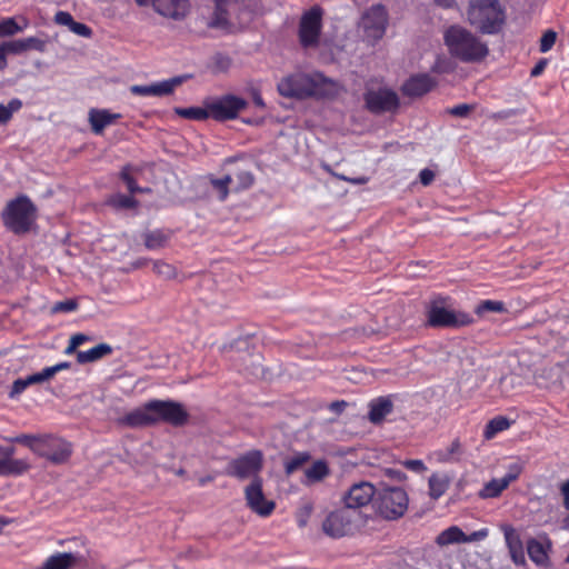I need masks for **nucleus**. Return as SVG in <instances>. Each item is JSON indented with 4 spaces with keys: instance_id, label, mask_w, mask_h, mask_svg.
Masks as SVG:
<instances>
[{
    "instance_id": "c03bdc74",
    "label": "nucleus",
    "mask_w": 569,
    "mask_h": 569,
    "mask_svg": "<svg viewBox=\"0 0 569 569\" xmlns=\"http://www.w3.org/2000/svg\"><path fill=\"white\" fill-rule=\"evenodd\" d=\"M556 40H557V33L552 30H547L540 39V47H539L540 52L546 53L549 50H551V48L556 43Z\"/></svg>"
},
{
    "instance_id": "e433bc0d",
    "label": "nucleus",
    "mask_w": 569,
    "mask_h": 569,
    "mask_svg": "<svg viewBox=\"0 0 569 569\" xmlns=\"http://www.w3.org/2000/svg\"><path fill=\"white\" fill-rule=\"evenodd\" d=\"M501 530L503 532L508 550L523 547L519 533L512 526L503 525L501 526Z\"/></svg>"
},
{
    "instance_id": "de8ad7c7",
    "label": "nucleus",
    "mask_w": 569,
    "mask_h": 569,
    "mask_svg": "<svg viewBox=\"0 0 569 569\" xmlns=\"http://www.w3.org/2000/svg\"><path fill=\"white\" fill-rule=\"evenodd\" d=\"M236 179L238 182L237 190L248 189L253 183V176L249 171H239Z\"/></svg>"
},
{
    "instance_id": "bb28decb",
    "label": "nucleus",
    "mask_w": 569,
    "mask_h": 569,
    "mask_svg": "<svg viewBox=\"0 0 569 569\" xmlns=\"http://www.w3.org/2000/svg\"><path fill=\"white\" fill-rule=\"evenodd\" d=\"M29 468L30 465L24 459H11V456L1 459V475L4 476H20Z\"/></svg>"
},
{
    "instance_id": "f8f14e48",
    "label": "nucleus",
    "mask_w": 569,
    "mask_h": 569,
    "mask_svg": "<svg viewBox=\"0 0 569 569\" xmlns=\"http://www.w3.org/2000/svg\"><path fill=\"white\" fill-rule=\"evenodd\" d=\"M247 106L244 99L227 94L208 104L210 118L218 121H224L237 118L239 112Z\"/></svg>"
},
{
    "instance_id": "79ce46f5",
    "label": "nucleus",
    "mask_w": 569,
    "mask_h": 569,
    "mask_svg": "<svg viewBox=\"0 0 569 569\" xmlns=\"http://www.w3.org/2000/svg\"><path fill=\"white\" fill-rule=\"evenodd\" d=\"M110 203L116 208L127 209L136 207L137 201L131 196L114 194L110 199Z\"/></svg>"
},
{
    "instance_id": "a211bd4d",
    "label": "nucleus",
    "mask_w": 569,
    "mask_h": 569,
    "mask_svg": "<svg viewBox=\"0 0 569 569\" xmlns=\"http://www.w3.org/2000/svg\"><path fill=\"white\" fill-rule=\"evenodd\" d=\"M552 549V542L548 537L541 539H530L527 542V552L530 560L538 567L547 568L550 566L549 552Z\"/></svg>"
},
{
    "instance_id": "39448f33",
    "label": "nucleus",
    "mask_w": 569,
    "mask_h": 569,
    "mask_svg": "<svg viewBox=\"0 0 569 569\" xmlns=\"http://www.w3.org/2000/svg\"><path fill=\"white\" fill-rule=\"evenodd\" d=\"M505 10L499 0H470L469 22L483 33H495L503 22Z\"/></svg>"
},
{
    "instance_id": "603ef678",
    "label": "nucleus",
    "mask_w": 569,
    "mask_h": 569,
    "mask_svg": "<svg viewBox=\"0 0 569 569\" xmlns=\"http://www.w3.org/2000/svg\"><path fill=\"white\" fill-rule=\"evenodd\" d=\"M70 31L83 38H90L92 34V30L87 24L77 21L72 22Z\"/></svg>"
},
{
    "instance_id": "58836bf2",
    "label": "nucleus",
    "mask_w": 569,
    "mask_h": 569,
    "mask_svg": "<svg viewBox=\"0 0 569 569\" xmlns=\"http://www.w3.org/2000/svg\"><path fill=\"white\" fill-rule=\"evenodd\" d=\"M232 182V177L227 174L220 179H211V186L217 191L219 200L223 201L229 194V184Z\"/></svg>"
},
{
    "instance_id": "cd10ccee",
    "label": "nucleus",
    "mask_w": 569,
    "mask_h": 569,
    "mask_svg": "<svg viewBox=\"0 0 569 569\" xmlns=\"http://www.w3.org/2000/svg\"><path fill=\"white\" fill-rule=\"evenodd\" d=\"M509 487V483L506 481V479L502 478H495L490 481L486 482L481 490L479 491V497L482 499H492L499 497L507 488Z\"/></svg>"
},
{
    "instance_id": "a878e982",
    "label": "nucleus",
    "mask_w": 569,
    "mask_h": 569,
    "mask_svg": "<svg viewBox=\"0 0 569 569\" xmlns=\"http://www.w3.org/2000/svg\"><path fill=\"white\" fill-rule=\"evenodd\" d=\"M112 352L111 346L107 343H99L94 346L93 348L86 350V351H79L77 353V361L79 363H88L93 362L102 357L110 355Z\"/></svg>"
},
{
    "instance_id": "680f3d73",
    "label": "nucleus",
    "mask_w": 569,
    "mask_h": 569,
    "mask_svg": "<svg viewBox=\"0 0 569 569\" xmlns=\"http://www.w3.org/2000/svg\"><path fill=\"white\" fill-rule=\"evenodd\" d=\"M510 557L516 565H523L526 562L523 547L509 550Z\"/></svg>"
},
{
    "instance_id": "2eb2a0df",
    "label": "nucleus",
    "mask_w": 569,
    "mask_h": 569,
    "mask_svg": "<svg viewBox=\"0 0 569 569\" xmlns=\"http://www.w3.org/2000/svg\"><path fill=\"white\" fill-rule=\"evenodd\" d=\"M365 101L367 108L375 113L393 111L399 106L397 93L387 88L367 91Z\"/></svg>"
},
{
    "instance_id": "7ed1b4c3",
    "label": "nucleus",
    "mask_w": 569,
    "mask_h": 569,
    "mask_svg": "<svg viewBox=\"0 0 569 569\" xmlns=\"http://www.w3.org/2000/svg\"><path fill=\"white\" fill-rule=\"evenodd\" d=\"M445 43L453 58L467 63L480 62L489 53L487 43L457 26L450 27L445 32Z\"/></svg>"
},
{
    "instance_id": "f03ea898",
    "label": "nucleus",
    "mask_w": 569,
    "mask_h": 569,
    "mask_svg": "<svg viewBox=\"0 0 569 569\" xmlns=\"http://www.w3.org/2000/svg\"><path fill=\"white\" fill-rule=\"evenodd\" d=\"M188 419L183 406L171 400H151L127 413L122 421L129 427H144L160 421L181 426Z\"/></svg>"
},
{
    "instance_id": "0e129e2a",
    "label": "nucleus",
    "mask_w": 569,
    "mask_h": 569,
    "mask_svg": "<svg viewBox=\"0 0 569 569\" xmlns=\"http://www.w3.org/2000/svg\"><path fill=\"white\" fill-rule=\"evenodd\" d=\"M419 179H420V182L423 184V186H428L430 184L433 179H435V172L430 169H422L419 173Z\"/></svg>"
},
{
    "instance_id": "4d7b16f0",
    "label": "nucleus",
    "mask_w": 569,
    "mask_h": 569,
    "mask_svg": "<svg viewBox=\"0 0 569 569\" xmlns=\"http://www.w3.org/2000/svg\"><path fill=\"white\" fill-rule=\"evenodd\" d=\"M26 50L36 49L38 51H42L44 48V42L36 37H29L26 39H22Z\"/></svg>"
},
{
    "instance_id": "7c9ffc66",
    "label": "nucleus",
    "mask_w": 569,
    "mask_h": 569,
    "mask_svg": "<svg viewBox=\"0 0 569 569\" xmlns=\"http://www.w3.org/2000/svg\"><path fill=\"white\" fill-rule=\"evenodd\" d=\"M511 426V422L508 418L503 416H497L492 418L487 425L483 430V437L487 440H490L495 438L499 432H502L507 429H509Z\"/></svg>"
},
{
    "instance_id": "72a5a7b5",
    "label": "nucleus",
    "mask_w": 569,
    "mask_h": 569,
    "mask_svg": "<svg viewBox=\"0 0 569 569\" xmlns=\"http://www.w3.org/2000/svg\"><path fill=\"white\" fill-rule=\"evenodd\" d=\"M42 435L21 433L10 438L11 442L20 443L28 447L33 453L39 451V443Z\"/></svg>"
},
{
    "instance_id": "ddd939ff",
    "label": "nucleus",
    "mask_w": 569,
    "mask_h": 569,
    "mask_svg": "<svg viewBox=\"0 0 569 569\" xmlns=\"http://www.w3.org/2000/svg\"><path fill=\"white\" fill-rule=\"evenodd\" d=\"M387 11L383 6L377 4L368 9L361 19L366 37L372 40L382 38L387 27Z\"/></svg>"
},
{
    "instance_id": "4be33fe9",
    "label": "nucleus",
    "mask_w": 569,
    "mask_h": 569,
    "mask_svg": "<svg viewBox=\"0 0 569 569\" xmlns=\"http://www.w3.org/2000/svg\"><path fill=\"white\" fill-rule=\"evenodd\" d=\"M393 403L388 397H379L370 401L368 418L372 423H380L391 413Z\"/></svg>"
},
{
    "instance_id": "4468645a",
    "label": "nucleus",
    "mask_w": 569,
    "mask_h": 569,
    "mask_svg": "<svg viewBox=\"0 0 569 569\" xmlns=\"http://www.w3.org/2000/svg\"><path fill=\"white\" fill-rule=\"evenodd\" d=\"M244 496L250 509L261 517H268L274 510V502L264 497L261 478L252 479L244 490Z\"/></svg>"
},
{
    "instance_id": "6ab92c4d",
    "label": "nucleus",
    "mask_w": 569,
    "mask_h": 569,
    "mask_svg": "<svg viewBox=\"0 0 569 569\" xmlns=\"http://www.w3.org/2000/svg\"><path fill=\"white\" fill-rule=\"evenodd\" d=\"M152 7L159 14L178 20L186 16L189 2L188 0H152Z\"/></svg>"
},
{
    "instance_id": "338daca9",
    "label": "nucleus",
    "mask_w": 569,
    "mask_h": 569,
    "mask_svg": "<svg viewBox=\"0 0 569 569\" xmlns=\"http://www.w3.org/2000/svg\"><path fill=\"white\" fill-rule=\"evenodd\" d=\"M560 492L563 498V505L569 510V480L565 481L560 487Z\"/></svg>"
},
{
    "instance_id": "e2e57ef3",
    "label": "nucleus",
    "mask_w": 569,
    "mask_h": 569,
    "mask_svg": "<svg viewBox=\"0 0 569 569\" xmlns=\"http://www.w3.org/2000/svg\"><path fill=\"white\" fill-rule=\"evenodd\" d=\"M471 110L469 104L462 103L455 106L449 110V113L456 117H466Z\"/></svg>"
},
{
    "instance_id": "20e7f679",
    "label": "nucleus",
    "mask_w": 569,
    "mask_h": 569,
    "mask_svg": "<svg viewBox=\"0 0 569 569\" xmlns=\"http://www.w3.org/2000/svg\"><path fill=\"white\" fill-rule=\"evenodd\" d=\"M427 321L431 327L459 328L473 323V317L465 311L456 310L451 300L436 297L427 307Z\"/></svg>"
},
{
    "instance_id": "473e14b6",
    "label": "nucleus",
    "mask_w": 569,
    "mask_h": 569,
    "mask_svg": "<svg viewBox=\"0 0 569 569\" xmlns=\"http://www.w3.org/2000/svg\"><path fill=\"white\" fill-rule=\"evenodd\" d=\"M310 460V455L306 451L296 452L284 460V471L287 475H292L299 470L305 463Z\"/></svg>"
},
{
    "instance_id": "5701e85b",
    "label": "nucleus",
    "mask_w": 569,
    "mask_h": 569,
    "mask_svg": "<svg viewBox=\"0 0 569 569\" xmlns=\"http://www.w3.org/2000/svg\"><path fill=\"white\" fill-rule=\"evenodd\" d=\"M451 478L446 472H433L428 480L429 497L438 500L448 490Z\"/></svg>"
},
{
    "instance_id": "3c124183",
    "label": "nucleus",
    "mask_w": 569,
    "mask_h": 569,
    "mask_svg": "<svg viewBox=\"0 0 569 569\" xmlns=\"http://www.w3.org/2000/svg\"><path fill=\"white\" fill-rule=\"evenodd\" d=\"M51 378L52 377L50 375V371H49L48 367L43 368L39 372H36L33 375L28 376V380H29L30 386L38 385V383H43V382L50 380Z\"/></svg>"
},
{
    "instance_id": "c9c22d12",
    "label": "nucleus",
    "mask_w": 569,
    "mask_h": 569,
    "mask_svg": "<svg viewBox=\"0 0 569 569\" xmlns=\"http://www.w3.org/2000/svg\"><path fill=\"white\" fill-rule=\"evenodd\" d=\"M27 26V22L23 26H19L14 18H6L0 21V38L14 36L23 31Z\"/></svg>"
},
{
    "instance_id": "2f4dec72",
    "label": "nucleus",
    "mask_w": 569,
    "mask_h": 569,
    "mask_svg": "<svg viewBox=\"0 0 569 569\" xmlns=\"http://www.w3.org/2000/svg\"><path fill=\"white\" fill-rule=\"evenodd\" d=\"M174 112L186 119L191 120H206L210 118L209 107L201 108V107H189V108H176Z\"/></svg>"
},
{
    "instance_id": "6e6d98bb",
    "label": "nucleus",
    "mask_w": 569,
    "mask_h": 569,
    "mask_svg": "<svg viewBox=\"0 0 569 569\" xmlns=\"http://www.w3.org/2000/svg\"><path fill=\"white\" fill-rule=\"evenodd\" d=\"M76 309H77V302L73 300H66V301L57 302L52 308V310L54 312H71V311H74Z\"/></svg>"
},
{
    "instance_id": "a19ab883",
    "label": "nucleus",
    "mask_w": 569,
    "mask_h": 569,
    "mask_svg": "<svg viewBox=\"0 0 569 569\" xmlns=\"http://www.w3.org/2000/svg\"><path fill=\"white\" fill-rule=\"evenodd\" d=\"M214 1H216L214 18L212 19L210 26L224 27L228 22L227 11L224 8L227 0H214Z\"/></svg>"
},
{
    "instance_id": "412c9836",
    "label": "nucleus",
    "mask_w": 569,
    "mask_h": 569,
    "mask_svg": "<svg viewBox=\"0 0 569 569\" xmlns=\"http://www.w3.org/2000/svg\"><path fill=\"white\" fill-rule=\"evenodd\" d=\"M119 118H121L120 113H113L107 109H91L89 111V123L96 134L102 133L106 127L112 124Z\"/></svg>"
},
{
    "instance_id": "bf43d9fd",
    "label": "nucleus",
    "mask_w": 569,
    "mask_h": 569,
    "mask_svg": "<svg viewBox=\"0 0 569 569\" xmlns=\"http://www.w3.org/2000/svg\"><path fill=\"white\" fill-rule=\"evenodd\" d=\"M54 21L58 23V24H61V26H67L69 29L72 24V22L74 21L72 16L69 13V12H66V11H58L54 16Z\"/></svg>"
},
{
    "instance_id": "aec40b11",
    "label": "nucleus",
    "mask_w": 569,
    "mask_h": 569,
    "mask_svg": "<svg viewBox=\"0 0 569 569\" xmlns=\"http://www.w3.org/2000/svg\"><path fill=\"white\" fill-rule=\"evenodd\" d=\"M436 86V81L429 74H416L410 77L402 86V92L408 97H420L429 92Z\"/></svg>"
},
{
    "instance_id": "b1692460",
    "label": "nucleus",
    "mask_w": 569,
    "mask_h": 569,
    "mask_svg": "<svg viewBox=\"0 0 569 569\" xmlns=\"http://www.w3.org/2000/svg\"><path fill=\"white\" fill-rule=\"evenodd\" d=\"M77 560V555L72 552H58L50 556L41 569H70Z\"/></svg>"
},
{
    "instance_id": "c85d7f7f",
    "label": "nucleus",
    "mask_w": 569,
    "mask_h": 569,
    "mask_svg": "<svg viewBox=\"0 0 569 569\" xmlns=\"http://www.w3.org/2000/svg\"><path fill=\"white\" fill-rule=\"evenodd\" d=\"M436 542L441 547L465 543V532L458 526H451L437 536Z\"/></svg>"
},
{
    "instance_id": "9b49d317",
    "label": "nucleus",
    "mask_w": 569,
    "mask_h": 569,
    "mask_svg": "<svg viewBox=\"0 0 569 569\" xmlns=\"http://www.w3.org/2000/svg\"><path fill=\"white\" fill-rule=\"evenodd\" d=\"M71 453L72 446L67 440L53 435H42L39 451L36 455L46 458L54 465H61L68 461Z\"/></svg>"
},
{
    "instance_id": "f704fd0d",
    "label": "nucleus",
    "mask_w": 569,
    "mask_h": 569,
    "mask_svg": "<svg viewBox=\"0 0 569 569\" xmlns=\"http://www.w3.org/2000/svg\"><path fill=\"white\" fill-rule=\"evenodd\" d=\"M144 246L150 250L162 248L168 240V237L160 230L147 232L143 237Z\"/></svg>"
},
{
    "instance_id": "49530a36",
    "label": "nucleus",
    "mask_w": 569,
    "mask_h": 569,
    "mask_svg": "<svg viewBox=\"0 0 569 569\" xmlns=\"http://www.w3.org/2000/svg\"><path fill=\"white\" fill-rule=\"evenodd\" d=\"M121 178L122 180L126 182L127 184V188L128 190L131 192V193H134V192H144V191H149V189H142V188H139L136 183V181L133 180V178L131 177L130 174V168L129 167H124L121 171Z\"/></svg>"
},
{
    "instance_id": "37998d69",
    "label": "nucleus",
    "mask_w": 569,
    "mask_h": 569,
    "mask_svg": "<svg viewBox=\"0 0 569 569\" xmlns=\"http://www.w3.org/2000/svg\"><path fill=\"white\" fill-rule=\"evenodd\" d=\"M28 387H30L28 377L14 380L8 393L9 398L17 399Z\"/></svg>"
},
{
    "instance_id": "13d9d810",
    "label": "nucleus",
    "mask_w": 569,
    "mask_h": 569,
    "mask_svg": "<svg viewBox=\"0 0 569 569\" xmlns=\"http://www.w3.org/2000/svg\"><path fill=\"white\" fill-rule=\"evenodd\" d=\"M311 507L305 506L302 509L299 510L297 515V523L300 528H303L307 526L309 517L311 515Z\"/></svg>"
},
{
    "instance_id": "6e6552de",
    "label": "nucleus",
    "mask_w": 569,
    "mask_h": 569,
    "mask_svg": "<svg viewBox=\"0 0 569 569\" xmlns=\"http://www.w3.org/2000/svg\"><path fill=\"white\" fill-rule=\"evenodd\" d=\"M360 519V513L348 508L330 512L322 522L323 532L331 538H341L352 533Z\"/></svg>"
},
{
    "instance_id": "f257e3e1",
    "label": "nucleus",
    "mask_w": 569,
    "mask_h": 569,
    "mask_svg": "<svg viewBox=\"0 0 569 569\" xmlns=\"http://www.w3.org/2000/svg\"><path fill=\"white\" fill-rule=\"evenodd\" d=\"M281 96L305 99L309 97L331 98L341 91L338 81L320 72H296L281 79L277 86Z\"/></svg>"
},
{
    "instance_id": "393cba45",
    "label": "nucleus",
    "mask_w": 569,
    "mask_h": 569,
    "mask_svg": "<svg viewBox=\"0 0 569 569\" xmlns=\"http://www.w3.org/2000/svg\"><path fill=\"white\" fill-rule=\"evenodd\" d=\"M330 473L329 466L325 460L315 461L309 468L305 471V485H315L317 482L322 481Z\"/></svg>"
},
{
    "instance_id": "5fc2aeb1",
    "label": "nucleus",
    "mask_w": 569,
    "mask_h": 569,
    "mask_svg": "<svg viewBox=\"0 0 569 569\" xmlns=\"http://www.w3.org/2000/svg\"><path fill=\"white\" fill-rule=\"evenodd\" d=\"M153 270L157 273L163 276L164 278H170L174 274L172 266L161 261H157L153 263Z\"/></svg>"
},
{
    "instance_id": "ea45409f",
    "label": "nucleus",
    "mask_w": 569,
    "mask_h": 569,
    "mask_svg": "<svg viewBox=\"0 0 569 569\" xmlns=\"http://www.w3.org/2000/svg\"><path fill=\"white\" fill-rule=\"evenodd\" d=\"M505 303L498 300H483L475 309L477 315L485 312H502L505 311Z\"/></svg>"
},
{
    "instance_id": "9d476101",
    "label": "nucleus",
    "mask_w": 569,
    "mask_h": 569,
    "mask_svg": "<svg viewBox=\"0 0 569 569\" xmlns=\"http://www.w3.org/2000/svg\"><path fill=\"white\" fill-rule=\"evenodd\" d=\"M262 465V452L259 450H250L230 461L227 468V473L239 479H254L259 478L258 473L261 471Z\"/></svg>"
},
{
    "instance_id": "052dcab7",
    "label": "nucleus",
    "mask_w": 569,
    "mask_h": 569,
    "mask_svg": "<svg viewBox=\"0 0 569 569\" xmlns=\"http://www.w3.org/2000/svg\"><path fill=\"white\" fill-rule=\"evenodd\" d=\"M328 172H330L331 174L336 176L337 178L343 180V181H349L353 184H365L367 183L368 181V178L366 177H359V178H349V177H346L343 174H337V173H333L328 166H325L323 167Z\"/></svg>"
},
{
    "instance_id": "4c0bfd02",
    "label": "nucleus",
    "mask_w": 569,
    "mask_h": 569,
    "mask_svg": "<svg viewBox=\"0 0 569 569\" xmlns=\"http://www.w3.org/2000/svg\"><path fill=\"white\" fill-rule=\"evenodd\" d=\"M21 107L22 102L19 99H11L8 104L0 103V124L8 122Z\"/></svg>"
},
{
    "instance_id": "dca6fc26",
    "label": "nucleus",
    "mask_w": 569,
    "mask_h": 569,
    "mask_svg": "<svg viewBox=\"0 0 569 569\" xmlns=\"http://www.w3.org/2000/svg\"><path fill=\"white\" fill-rule=\"evenodd\" d=\"M378 492L373 485L368 481L353 483L343 496L346 508L357 511V509L369 505Z\"/></svg>"
},
{
    "instance_id": "69168bd1",
    "label": "nucleus",
    "mask_w": 569,
    "mask_h": 569,
    "mask_svg": "<svg viewBox=\"0 0 569 569\" xmlns=\"http://www.w3.org/2000/svg\"><path fill=\"white\" fill-rule=\"evenodd\" d=\"M386 475L397 481H405L407 479L406 473L397 469H387Z\"/></svg>"
},
{
    "instance_id": "8fccbe9b",
    "label": "nucleus",
    "mask_w": 569,
    "mask_h": 569,
    "mask_svg": "<svg viewBox=\"0 0 569 569\" xmlns=\"http://www.w3.org/2000/svg\"><path fill=\"white\" fill-rule=\"evenodd\" d=\"M2 44L6 49L7 54L8 53L19 54V53L27 51L22 39L8 41Z\"/></svg>"
},
{
    "instance_id": "a18cd8bd",
    "label": "nucleus",
    "mask_w": 569,
    "mask_h": 569,
    "mask_svg": "<svg viewBox=\"0 0 569 569\" xmlns=\"http://www.w3.org/2000/svg\"><path fill=\"white\" fill-rule=\"evenodd\" d=\"M522 470H523V462L517 461V462L510 463L507 468V473L503 476V478L510 485L511 482L516 481L519 478Z\"/></svg>"
},
{
    "instance_id": "774afa93",
    "label": "nucleus",
    "mask_w": 569,
    "mask_h": 569,
    "mask_svg": "<svg viewBox=\"0 0 569 569\" xmlns=\"http://www.w3.org/2000/svg\"><path fill=\"white\" fill-rule=\"evenodd\" d=\"M69 368H70V363L69 362H60V363H57L54 366L48 367L51 377H53L56 373H58V372H60V371H62L64 369H69Z\"/></svg>"
},
{
    "instance_id": "09e8293b",
    "label": "nucleus",
    "mask_w": 569,
    "mask_h": 569,
    "mask_svg": "<svg viewBox=\"0 0 569 569\" xmlns=\"http://www.w3.org/2000/svg\"><path fill=\"white\" fill-rule=\"evenodd\" d=\"M402 466L408 470L416 473H423L427 470V466L420 459H408L402 461Z\"/></svg>"
},
{
    "instance_id": "f3484780",
    "label": "nucleus",
    "mask_w": 569,
    "mask_h": 569,
    "mask_svg": "<svg viewBox=\"0 0 569 569\" xmlns=\"http://www.w3.org/2000/svg\"><path fill=\"white\" fill-rule=\"evenodd\" d=\"M182 81V77H174L150 84H134L130 88V91L137 96L163 97L171 94Z\"/></svg>"
},
{
    "instance_id": "423d86ee",
    "label": "nucleus",
    "mask_w": 569,
    "mask_h": 569,
    "mask_svg": "<svg viewBox=\"0 0 569 569\" xmlns=\"http://www.w3.org/2000/svg\"><path fill=\"white\" fill-rule=\"evenodd\" d=\"M409 506L407 491L400 487H385L377 493V512L387 520L401 518Z\"/></svg>"
},
{
    "instance_id": "1a4fd4ad",
    "label": "nucleus",
    "mask_w": 569,
    "mask_h": 569,
    "mask_svg": "<svg viewBox=\"0 0 569 569\" xmlns=\"http://www.w3.org/2000/svg\"><path fill=\"white\" fill-rule=\"evenodd\" d=\"M322 29V10L315 6L306 11L299 23V41L303 48H316Z\"/></svg>"
},
{
    "instance_id": "0eeeda50",
    "label": "nucleus",
    "mask_w": 569,
    "mask_h": 569,
    "mask_svg": "<svg viewBox=\"0 0 569 569\" xmlns=\"http://www.w3.org/2000/svg\"><path fill=\"white\" fill-rule=\"evenodd\" d=\"M36 208L27 197L11 201L3 212L4 224L16 233L29 230L34 220Z\"/></svg>"
},
{
    "instance_id": "864d4df0",
    "label": "nucleus",
    "mask_w": 569,
    "mask_h": 569,
    "mask_svg": "<svg viewBox=\"0 0 569 569\" xmlns=\"http://www.w3.org/2000/svg\"><path fill=\"white\" fill-rule=\"evenodd\" d=\"M488 535H489L488 528H481L477 531H473L470 535L465 533V543L482 541L488 537Z\"/></svg>"
},
{
    "instance_id": "c756f323",
    "label": "nucleus",
    "mask_w": 569,
    "mask_h": 569,
    "mask_svg": "<svg viewBox=\"0 0 569 569\" xmlns=\"http://www.w3.org/2000/svg\"><path fill=\"white\" fill-rule=\"evenodd\" d=\"M462 453L461 443L458 439L453 440L447 449L436 450L432 457L437 462L446 463L456 461Z\"/></svg>"
}]
</instances>
